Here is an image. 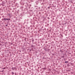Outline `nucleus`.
Listing matches in <instances>:
<instances>
[{"mask_svg":"<svg viewBox=\"0 0 75 75\" xmlns=\"http://www.w3.org/2000/svg\"><path fill=\"white\" fill-rule=\"evenodd\" d=\"M12 74H13V75H14V73L13 72H12Z\"/></svg>","mask_w":75,"mask_h":75,"instance_id":"obj_1","label":"nucleus"},{"mask_svg":"<svg viewBox=\"0 0 75 75\" xmlns=\"http://www.w3.org/2000/svg\"><path fill=\"white\" fill-rule=\"evenodd\" d=\"M67 62H65V63H67Z\"/></svg>","mask_w":75,"mask_h":75,"instance_id":"obj_2","label":"nucleus"},{"mask_svg":"<svg viewBox=\"0 0 75 75\" xmlns=\"http://www.w3.org/2000/svg\"><path fill=\"white\" fill-rule=\"evenodd\" d=\"M6 20H8V18H7V19H6Z\"/></svg>","mask_w":75,"mask_h":75,"instance_id":"obj_3","label":"nucleus"},{"mask_svg":"<svg viewBox=\"0 0 75 75\" xmlns=\"http://www.w3.org/2000/svg\"><path fill=\"white\" fill-rule=\"evenodd\" d=\"M5 20H6V18H5Z\"/></svg>","mask_w":75,"mask_h":75,"instance_id":"obj_4","label":"nucleus"}]
</instances>
